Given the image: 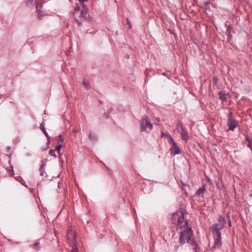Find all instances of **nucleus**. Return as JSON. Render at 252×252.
<instances>
[{"mask_svg": "<svg viewBox=\"0 0 252 252\" xmlns=\"http://www.w3.org/2000/svg\"><path fill=\"white\" fill-rule=\"evenodd\" d=\"M140 123L141 131H145L147 133L150 132L153 128V124L150 122L149 118L147 115H144L142 117Z\"/></svg>", "mask_w": 252, "mask_h": 252, "instance_id": "nucleus-4", "label": "nucleus"}, {"mask_svg": "<svg viewBox=\"0 0 252 252\" xmlns=\"http://www.w3.org/2000/svg\"><path fill=\"white\" fill-rule=\"evenodd\" d=\"M227 125L228 126V130L231 131H234L238 126V122L233 117L232 112H229L228 114Z\"/></svg>", "mask_w": 252, "mask_h": 252, "instance_id": "nucleus-5", "label": "nucleus"}, {"mask_svg": "<svg viewBox=\"0 0 252 252\" xmlns=\"http://www.w3.org/2000/svg\"><path fill=\"white\" fill-rule=\"evenodd\" d=\"M40 128L42 130V131L44 133V134H45L46 137L48 139H49V136L48 134L47 133V131H46L45 128L44 127V123L42 122L40 124Z\"/></svg>", "mask_w": 252, "mask_h": 252, "instance_id": "nucleus-13", "label": "nucleus"}, {"mask_svg": "<svg viewBox=\"0 0 252 252\" xmlns=\"http://www.w3.org/2000/svg\"><path fill=\"white\" fill-rule=\"evenodd\" d=\"M219 98L222 101H225L227 99V94L222 92H219Z\"/></svg>", "mask_w": 252, "mask_h": 252, "instance_id": "nucleus-14", "label": "nucleus"}, {"mask_svg": "<svg viewBox=\"0 0 252 252\" xmlns=\"http://www.w3.org/2000/svg\"><path fill=\"white\" fill-rule=\"evenodd\" d=\"M83 85L87 90H89L91 88L89 82H86L85 80L83 82Z\"/></svg>", "mask_w": 252, "mask_h": 252, "instance_id": "nucleus-18", "label": "nucleus"}, {"mask_svg": "<svg viewBox=\"0 0 252 252\" xmlns=\"http://www.w3.org/2000/svg\"><path fill=\"white\" fill-rule=\"evenodd\" d=\"M162 75H163V76H167V74H166V73H163L162 74Z\"/></svg>", "mask_w": 252, "mask_h": 252, "instance_id": "nucleus-35", "label": "nucleus"}, {"mask_svg": "<svg viewBox=\"0 0 252 252\" xmlns=\"http://www.w3.org/2000/svg\"><path fill=\"white\" fill-rule=\"evenodd\" d=\"M63 139L61 135H59L58 141H57V144L62 145H63Z\"/></svg>", "mask_w": 252, "mask_h": 252, "instance_id": "nucleus-17", "label": "nucleus"}, {"mask_svg": "<svg viewBox=\"0 0 252 252\" xmlns=\"http://www.w3.org/2000/svg\"><path fill=\"white\" fill-rule=\"evenodd\" d=\"M206 190V188L205 186H202L201 188H200L196 192L195 195L197 196H200L203 194L204 191Z\"/></svg>", "mask_w": 252, "mask_h": 252, "instance_id": "nucleus-10", "label": "nucleus"}, {"mask_svg": "<svg viewBox=\"0 0 252 252\" xmlns=\"http://www.w3.org/2000/svg\"><path fill=\"white\" fill-rule=\"evenodd\" d=\"M168 139L169 143H172L173 145H174V143H176L173 138H172V137L171 136V135H170L168 137Z\"/></svg>", "mask_w": 252, "mask_h": 252, "instance_id": "nucleus-21", "label": "nucleus"}, {"mask_svg": "<svg viewBox=\"0 0 252 252\" xmlns=\"http://www.w3.org/2000/svg\"><path fill=\"white\" fill-rule=\"evenodd\" d=\"M81 4H83L85 1H87V0H78Z\"/></svg>", "mask_w": 252, "mask_h": 252, "instance_id": "nucleus-29", "label": "nucleus"}, {"mask_svg": "<svg viewBox=\"0 0 252 252\" xmlns=\"http://www.w3.org/2000/svg\"><path fill=\"white\" fill-rule=\"evenodd\" d=\"M161 136L162 137H167V138H168V137L171 135L169 133H164V132H161Z\"/></svg>", "mask_w": 252, "mask_h": 252, "instance_id": "nucleus-25", "label": "nucleus"}, {"mask_svg": "<svg viewBox=\"0 0 252 252\" xmlns=\"http://www.w3.org/2000/svg\"><path fill=\"white\" fill-rule=\"evenodd\" d=\"M42 163L40 165V166L39 169V170L40 172V175L41 176L43 177L45 174V177H47L46 173L45 172V169H44L45 164L44 163V162L43 161H42Z\"/></svg>", "mask_w": 252, "mask_h": 252, "instance_id": "nucleus-9", "label": "nucleus"}, {"mask_svg": "<svg viewBox=\"0 0 252 252\" xmlns=\"http://www.w3.org/2000/svg\"><path fill=\"white\" fill-rule=\"evenodd\" d=\"M227 23H228V22H227V21H226V22L225 23V26L227 28L228 26H229V25H228Z\"/></svg>", "mask_w": 252, "mask_h": 252, "instance_id": "nucleus-34", "label": "nucleus"}, {"mask_svg": "<svg viewBox=\"0 0 252 252\" xmlns=\"http://www.w3.org/2000/svg\"><path fill=\"white\" fill-rule=\"evenodd\" d=\"M228 225H229V227L231 226V222L230 219H229V220H228Z\"/></svg>", "mask_w": 252, "mask_h": 252, "instance_id": "nucleus-31", "label": "nucleus"}, {"mask_svg": "<svg viewBox=\"0 0 252 252\" xmlns=\"http://www.w3.org/2000/svg\"><path fill=\"white\" fill-rule=\"evenodd\" d=\"M126 20V23H127V25L128 26V28L129 29L131 28L132 25H131L130 20L128 19V18H127Z\"/></svg>", "mask_w": 252, "mask_h": 252, "instance_id": "nucleus-26", "label": "nucleus"}, {"mask_svg": "<svg viewBox=\"0 0 252 252\" xmlns=\"http://www.w3.org/2000/svg\"><path fill=\"white\" fill-rule=\"evenodd\" d=\"M189 242H187L188 244H190L192 247L193 249L195 251V252H199L198 249V245L195 240L192 238V237L190 239V240L189 241Z\"/></svg>", "mask_w": 252, "mask_h": 252, "instance_id": "nucleus-8", "label": "nucleus"}, {"mask_svg": "<svg viewBox=\"0 0 252 252\" xmlns=\"http://www.w3.org/2000/svg\"><path fill=\"white\" fill-rule=\"evenodd\" d=\"M88 15V9L85 7H84L83 8L80 10V7L77 6L75 8L73 12V16L79 26L82 24L81 21L83 19H86Z\"/></svg>", "mask_w": 252, "mask_h": 252, "instance_id": "nucleus-3", "label": "nucleus"}, {"mask_svg": "<svg viewBox=\"0 0 252 252\" xmlns=\"http://www.w3.org/2000/svg\"><path fill=\"white\" fill-rule=\"evenodd\" d=\"M170 151L171 155L173 156L181 153V151L176 143H174V145L171 148Z\"/></svg>", "mask_w": 252, "mask_h": 252, "instance_id": "nucleus-7", "label": "nucleus"}, {"mask_svg": "<svg viewBox=\"0 0 252 252\" xmlns=\"http://www.w3.org/2000/svg\"><path fill=\"white\" fill-rule=\"evenodd\" d=\"M70 235H72V240H70V245L72 247V249L71 250V252H78V248L76 244V237L75 234L74 232H70L67 234V240L69 241L70 239Z\"/></svg>", "mask_w": 252, "mask_h": 252, "instance_id": "nucleus-6", "label": "nucleus"}, {"mask_svg": "<svg viewBox=\"0 0 252 252\" xmlns=\"http://www.w3.org/2000/svg\"><path fill=\"white\" fill-rule=\"evenodd\" d=\"M33 0H28L27 1V2H26L27 5H29V4H30L31 3H32L33 2Z\"/></svg>", "mask_w": 252, "mask_h": 252, "instance_id": "nucleus-28", "label": "nucleus"}, {"mask_svg": "<svg viewBox=\"0 0 252 252\" xmlns=\"http://www.w3.org/2000/svg\"><path fill=\"white\" fill-rule=\"evenodd\" d=\"M177 127L178 128H181L182 130L185 129V128H184V127L183 126V123L181 121L179 122L178 123Z\"/></svg>", "mask_w": 252, "mask_h": 252, "instance_id": "nucleus-20", "label": "nucleus"}, {"mask_svg": "<svg viewBox=\"0 0 252 252\" xmlns=\"http://www.w3.org/2000/svg\"><path fill=\"white\" fill-rule=\"evenodd\" d=\"M182 185L184 186H185L186 185L184 183H183L182 182Z\"/></svg>", "mask_w": 252, "mask_h": 252, "instance_id": "nucleus-37", "label": "nucleus"}, {"mask_svg": "<svg viewBox=\"0 0 252 252\" xmlns=\"http://www.w3.org/2000/svg\"><path fill=\"white\" fill-rule=\"evenodd\" d=\"M169 31L170 32V33H172V31L171 30H169Z\"/></svg>", "mask_w": 252, "mask_h": 252, "instance_id": "nucleus-38", "label": "nucleus"}, {"mask_svg": "<svg viewBox=\"0 0 252 252\" xmlns=\"http://www.w3.org/2000/svg\"><path fill=\"white\" fill-rule=\"evenodd\" d=\"M226 32L228 33L229 34H230V33H231V32H232L233 33H235L234 31L233 30L232 28L230 26H228Z\"/></svg>", "mask_w": 252, "mask_h": 252, "instance_id": "nucleus-19", "label": "nucleus"}, {"mask_svg": "<svg viewBox=\"0 0 252 252\" xmlns=\"http://www.w3.org/2000/svg\"><path fill=\"white\" fill-rule=\"evenodd\" d=\"M181 134L182 135V139L185 141H187L189 139L188 133L185 130V129L182 130Z\"/></svg>", "mask_w": 252, "mask_h": 252, "instance_id": "nucleus-11", "label": "nucleus"}, {"mask_svg": "<svg viewBox=\"0 0 252 252\" xmlns=\"http://www.w3.org/2000/svg\"><path fill=\"white\" fill-rule=\"evenodd\" d=\"M156 120H157L158 122H160V119L159 118H157Z\"/></svg>", "mask_w": 252, "mask_h": 252, "instance_id": "nucleus-33", "label": "nucleus"}, {"mask_svg": "<svg viewBox=\"0 0 252 252\" xmlns=\"http://www.w3.org/2000/svg\"><path fill=\"white\" fill-rule=\"evenodd\" d=\"M227 36L228 37L229 39H230L232 37L231 33H230V34H229L228 33H227Z\"/></svg>", "mask_w": 252, "mask_h": 252, "instance_id": "nucleus-30", "label": "nucleus"}, {"mask_svg": "<svg viewBox=\"0 0 252 252\" xmlns=\"http://www.w3.org/2000/svg\"><path fill=\"white\" fill-rule=\"evenodd\" d=\"M213 79L215 80V83H217L218 81V80L217 78V77H214V78H213Z\"/></svg>", "mask_w": 252, "mask_h": 252, "instance_id": "nucleus-32", "label": "nucleus"}, {"mask_svg": "<svg viewBox=\"0 0 252 252\" xmlns=\"http://www.w3.org/2000/svg\"><path fill=\"white\" fill-rule=\"evenodd\" d=\"M246 140L248 142V147L250 148L252 152V139L249 138L248 136H246Z\"/></svg>", "mask_w": 252, "mask_h": 252, "instance_id": "nucleus-15", "label": "nucleus"}, {"mask_svg": "<svg viewBox=\"0 0 252 252\" xmlns=\"http://www.w3.org/2000/svg\"><path fill=\"white\" fill-rule=\"evenodd\" d=\"M89 138L90 140L93 141H95L97 140V136L95 134H93L91 133H90Z\"/></svg>", "mask_w": 252, "mask_h": 252, "instance_id": "nucleus-16", "label": "nucleus"}, {"mask_svg": "<svg viewBox=\"0 0 252 252\" xmlns=\"http://www.w3.org/2000/svg\"><path fill=\"white\" fill-rule=\"evenodd\" d=\"M227 218H228V219H230L229 218V213L227 214Z\"/></svg>", "mask_w": 252, "mask_h": 252, "instance_id": "nucleus-36", "label": "nucleus"}, {"mask_svg": "<svg viewBox=\"0 0 252 252\" xmlns=\"http://www.w3.org/2000/svg\"><path fill=\"white\" fill-rule=\"evenodd\" d=\"M62 146L63 145H62L57 144L56 147V150L58 151V153L59 154H60V150L62 147Z\"/></svg>", "mask_w": 252, "mask_h": 252, "instance_id": "nucleus-23", "label": "nucleus"}, {"mask_svg": "<svg viewBox=\"0 0 252 252\" xmlns=\"http://www.w3.org/2000/svg\"><path fill=\"white\" fill-rule=\"evenodd\" d=\"M31 247L35 251H38L41 249L40 243L39 242H36L31 246Z\"/></svg>", "mask_w": 252, "mask_h": 252, "instance_id": "nucleus-12", "label": "nucleus"}, {"mask_svg": "<svg viewBox=\"0 0 252 252\" xmlns=\"http://www.w3.org/2000/svg\"><path fill=\"white\" fill-rule=\"evenodd\" d=\"M180 246H181V245H177V244H176V245H175L174 246V250L175 252H177L178 251V250H179Z\"/></svg>", "mask_w": 252, "mask_h": 252, "instance_id": "nucleus-27", "label": "nucleus"}, {"mask_svg": "<svg viewBox=\"0 0 252 252\" xmlns=\"http://www.w3.org/2000/svg\"><path fill=\"white\" fill-rule=\"evenodd\" d=\"M187 214L186 211L181 209L174 213L171 218L172 222L176 225L178 228L181 230L179 233V242L181 245L186 243L192 237L193 231L191 227L189 226V221L185 219V214Z\"/></svg>", "mask_w": 252, "mask_h": 252, "instance_id": "nucleus-1", "label": "nucleus"}, {"mask_svg": "<svg viewBox=\"0 0 252 252\" xmlns=\"http://www.w3.org/2000/svg\"><path fill=\"white\" fill-rule=\"evenodd\" d=\"M49 154L52 156H54L55 158H56V155L55 154V151L53 149H51L49 151Z\"/></svg>", "mask_w": 252, "mask_h": 252, "instance_id": "nucleus-22", "label": "nucleus"}, {"mask_svg": "<svg viewBox=\"0 0 252 252\" xmlns=\"http://www.w3.org/2000/svg\"><path fill=\"white\" fill-rule=\"evenodd\" d=\"M218 221V223L214 224L210 227L214 240V245L211 248L212 250H214L216 248H220L222 245V237L220 230L224 228L226 220L224 217L222 215H220Z\"/></svg>", "mask_w": 252, "mask_h": 252, "instance_id": "nucleus-2", "label": "nucleus"}, {"mask_svg": "<svg viewBox=\"0 0 252 252\" xmlns=\"http://www.w3.org/2000/svg\"><path fill=\"white\" fill-rule=\"evenodd\" d=\"M36 10L38 11V17H39V18H40L41 16H42V12H41V11L40 10H38V4H36Z\"/></svg>", "mask_w": 252, "mask_h": 252, "instance_id": "nucleus-24", "label": "nucleus"}]
</instances>
